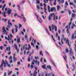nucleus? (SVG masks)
I'll list each match as a JSON object with an SVG mask.
<instances>
[{"mask_svg":"<svg viewBox=\"0 0 76 76\" xmlns=\"http://www.w3.org/2000/svg\"><path fill=\"white\" fill-rule=\"evenodd\" d=\"M3 64H4V67H6V63H5V61H4V60L2 59V62L1 63V64L0 66V68H1V67H3Z\"/></svg>","mask_w":76,"mask_h":76,"instance_id":"f257e3e1","label":"nucleus"},{"mask_svg":"<svg viewBox=\"0 0 76 76\" xmlns=\"http://www.w3.org/2000/svg\"><path fill=\"white\" fill-rule=\"evenodd\" d=\"M52 30H54V28H55V31L56 32H57V27L56 26L54 25V24H52Z\"/></svg>","mask_w":76,"mask_h":76,"instance_id":"f03ea898","label":"nucleus"},{"mask_svg":"<svg viewBox=\"0 0 76 76\" xmlns=\"http://www.w3.org/2000/svg\"><path fill=\"white\" fill-rule=\"evenodd\" d=\"M4 32V34L7 35V32H6V30L5 29V27L3 26L2 28V32L3 33Z\"/></svg>","mask_w":76,"mask_h":76,"instance_id":"7ed1b4c3","label":"nucleus"},{"mask_svg":"<svg viewBox=\"0 0 76 76\" xmlns=\"http://www.w3.org/2000/svg\"><path fill=\"white\" fill-rule=\"evenodd\" d=\"M33 62L32 63V64H35L34 63H37L38 64V66H39V63H40L39 62V61L38 62V61H37V60L35 61L34 60H33Z\"/></svg>","mask_w":76,"mask_h":76,"instance_id":"20e7f679","label":"nucleus"},{"mask_svg":"<svg viewBox=\"0 0 76 76\" xmlns=\"http://www.w3.org/2000/svg\"><path fill=\"white\" fill-rule=\"evenodd\" d=\"M37 69L38 68L37 67H35V70L34 71V73H33V76H36V75L37 74Z\"/></svg>","mask_w":76,"mask_h":76,"instance_id":"39448f33","label":"nucleus"},{"mask_svg":"<svg viewBox=\"0 0 76 76\" xmlns=\"http://www.w3.org/2000/svg\"><path fill=\"white\" fill-rule=\"evenodd\" d=\"M53 15V20H56V15H54V13H51L50 14V17H52Z\"/></svg>","mask_w":76,"mask_h":76,"instance_id":"423d86ee","label":"nucleus"},{"mask_svg":"<svg viewBox=\"0 0 76 76\" xmlns=\"http://www.w3.org/2000/svg\"><path fill=\"white\" fill-rule=\"evenodd\" d=\"M61 43H60V42H58V44L60 45H61V46H63V45L64 44V42H63V40H62V39H61Z\"/></svg>","mask_w":76,"mask_h":76,"instance_id":"0eeeda50","label":"nucleus"},{"mask_svg":"<svg viewBox=\"0 0 76 76\" xmlns=\"http://www.w3.org/2000/svg\"><path fill=\"white\" fill-rule=\"evenodd\" d=\"M14 48L16 50H17V52H19V49H18V46L17 44H15L14 45Z\"/></svg>","mask_w":76,"mask_h":76,"instance_id":"6e6552de","label":"nucleus"},{"mask_svg":"<svg viewBox=\"0 0 76 76\" xmlns=\"http://www.w3.org/2000/svg\"><path fill=\"white\" fill-rule=\"evenodd\" d=\"M69 53L70 55H72L73 54V52L72 51V49L71 48H70L69 50Z\"/></svg>","mask_w":76,"mask_h":76,"instance_id":"1a4fd4ad","label":"nucleus"},{"mask_svg":"<svg viewBox=\"0 0 76 76\" xmlns=\"http://www.w3.org/2000/svg\"><path fill=\"white\" fill-rule=\"evenodd\" d=\"M66 33L68 34V37H69L70 35V31L69 30V28H67L66 29Z\"/></svg>","mask_w":76,"mask_h":76,"instance_id":"9d476101","label":"nucleus"},{"mask_svg":"<svg viewBox=\"0 0 76 76\" xmlns=\"http://www.w3.org/2000/svg\"><path fill=\"white\" fill-rule=\"evenodd\" d=\"M72 20L73 18H71L70 20L71 21L69 22V27H70V26H71V25H72Z\"/></svg>","mask_w":76,"mask_h":76,"instance_id":"9b49d317","label":"nucleus"},{"mask_svg":"<svg viewBox=\"0 0 76 76\" xmlns=\"http://www.w3.org/2000/svg\"><path fill=\"white\" fill-rule=\"evenodd\" d=\"M8 10L7 11V13L8 15H9L11 13V12H12V10H10V8L8 9Z\"/></svg>","mask_w":76,"mask_h":76,"instance_id":"f8f14e48","label":"nucleus"},{"mask_svg":"<svg viewBox=\"0 0 76 76\" xmlns=\"http://www.w3.org/2000/svg\"><path fill=\"white\" fill-rule=\"evenodd\" d=\"M72 67L73 68H74V69H72V71L73 72V71H74V70H75L76 69V68L75 67V65L74 64H73L72 65Z\"/></svg>","mask_w":76,"mask_h":76,"instance_id":"ddd939ff","label":"nucleus"},{"mask_svg":"<svg viewBox=\"0 0 76 76\" xmlns=\"http://www.w3.org/2000/svg\"><path fill=\"white\" fill-rule=\"evenodd\" d=\"M56 9L53 7L51 8V9L50 10L51 12H53V11H56Z\"/></svg>","mask_w":76,"mask_h":76,"instance_id":"4468645a","label":"nucleus"},{"mask_svg":"<svg viewBox=\"0 0 76 76\" xmlns=\"http://www.w3.org/2000/svg\"><path fill=\"white\" fill-rule=\"evenodd\" d=\"M33 42H34V38H33L32 42L31 43V45H33V47H35V45H34V44L33 43Z\"/></svg>","mask_w":76,"mask_h":76,"instance_id":"2eb2a0df","label":"nucleus"},{"mask_svg":"<svg viewBox=\"0 0 76 76\" xmlns=\"http://www.w3.org/2000/svg\"><path fill=\"white\" fill-rule=\"evenodd\" d=\"M63 58L66 61V62H67V60H66V58H67V57L66 56V54H65V55L64 56H63Z\"/></svg>","mask_w":76,"mask_h":76,"instance_id":"dca6fc26","label":"nucleus"},{"mask_svg":"<svg viewBox=\"0 0 76 76\" xmlns=\"http://www.w3.org/2000/svg\"><path fill=\"white\" fill-rule=\"evenodd\" d=\"M13 61L16 62L17 61V58L15 57H13Z\"/></svg>","mask_w":76,"mask_h":76,"instance_id":"f3484780","label":"nucleus"},{"mask_svg":"<svg viewBox=\"0 0 76 76\" xmlns=\"http://www.w3.org/2000/svg\"><path fill=\"white\" fill-rule=\"evenodd\" d=\"M15 32H18V26L16 25H15Z\"/></svg>","mask_w":76,"mask_h":76,"instance_id":"a211bd4d","label":"nucleus"},{"mask_svg":"<svg viewBox=\"0 0 76 76\" xmlns=\"http://www.w3.org/2000/svg\"><path fill=\"white\" fill-rule=\"evenodd\" d=\"M45 66H46L45 64H44V65H42V68L43 69H47V68H46V67H45Z\"/></svg>","mask_w":76,"mask_h":76,"instance_id":"6ab92c4d","label":"nucleus"},{"mask_svg":"<svg viewBox=\"0 0 76 76\" xmlns=\"http://www.w3.org/2000/svg\"><path fill=\"white\" fill-rule=\"evenodd\" d=\"M74 34H72V35L71 37V40H74Z\"/></svg>","mask_w":76,"mask_h":76,"instance_id":"aec40b11","label":"nucleus"},{"mask_svg":"<svg viewBox=\"0 0 76 76\" xmlns=\"http://www.w3.org/2000/svg\"><path fill=\"white\" fill-rule=\"evenodd\" d=\"M75 14H74V13H72V15H71L72 18H75Z\"/></svg>","mask_w":76,"mask_h":76,"instance_id":"412c9836","label":"nucleus"},{"mask_svg":"<svg viewBox=\"0 0 76 76\" xmlns=\"http://www.w3.org/2000/svg\"><path fill=\"white\" fill-rule=\"evenodd\" d=\"M61 9V7L59 5L57 6V10H59V9Z\"/></svg>","mask_w":76,"mask_h":76,"instance_id":"4be33fe9","label":"nucleus"},{"mask_svg":"<svg viewBox=\"0 0 76 76\" xmlns=\"http://www.w3.org/2000/svg\"><path fill=\"white\" fill-rule=\"evenodd\" d=\"M12 73V71H11L10 72H9V71L7 72V75L8 76H9L11 73Z\"/></svg>","mask_w":76,"mask_h":76,"instance_id":"5701e85b","label":"nucleus"},{"mask_svg":"<svg viewBox=\"0 0 76 76\" xmlns=\"http://www.w3.org/2000/svg\"><path fill=\"white\" fill-rule=\"evenodd\" d=\"M47 68L48 69H49L50 70H51V67L50 65L47 66Z\"/></svg>","mask_w":76,"mask_h":76,"instance_id":"b1692460","label":"nucleus"},{"mask_svg":"<svg viewBox=\"0 0 76 76\" xmlns=\"http://www.w3.org/2000/svg\"><path fill=\"white\" fill-rule=\"evenodd\" d=\"M23 19L24 22H26V19L25 17L24 16H23Z\"/></svg>","mask_w":76,"mask_h":76,"instance_id":"393cba45","label":"nucleus"},{"mask_svg":"<svg viewBox=\"0 0 76 76\" xmlns=\"http://www.w3.org/2000/svg\"><path fill=\"white\" fill-rule=\"evenodd\" d=\"M39 54L40 55H41L42 56H43V54H42V51H40L39 52Z\"/></svg>","mask_w":76,"mask_h":76,"instance_id":"a878e982","label":"nucleus"},{"mask_svg":"<svg viewBox=\"0 0 76 76\" xmlns=\"http://www.w3.org/2000/svg\"><path fill=\"white\" fill-rule=\"evenodd\" d=\"M65 52L67 53H68L69 52V49L67 48L65 49Z\"/></svg>","mask_w":76,"mask_h":76,"instance_id":"bb28decb","label":"nucleus"},{"mask_svg":"<svg viewBox=\"0 0 76 76\" xmlns=\"http://www.w3.org/2000/svg\"><path fill=\"white\" fill-rule=\"evenodd\" d=\"M48 11L49 12H50V7L49 6H48Z\"/></svg>","mask_w":76,"mask_h":76,"instance_id":"cd10ccee","label":"nucleus"},{"mask_svg":"<svg viewBox=\"0 0 76 76\" xmlns=\"http://www.w3.org/2000/svg\"><path fill=\"white\" fill-rule=\"evenodd\" d=\"M51 61L53 64V65H54V66H56V65L55 64L54 62H53V61H52V60H51Z\"/></svg>","mask_w":76,"mask_h":76,"instance_id":"c85d7f7f","label":"nucleus"},{"mask_svg":"<svg viewBox=\"0 0 76 76\" xmlns=\"http://www.w3.org/2000/svg\"><path fill=\"white\" fill-rule=\"evenodd\" d=\"M52 39H53V40L54 41H56V40H55V39L53 37V34H52L51 35Z\"/></svg>","mask_w":76,"mask_h":76,"instance_id":"c756f323","label":"nucleus"},{"mask_svg":"<svg viewBox=\"0 0 76 76\" xmlns=\"http://www.w3.org/2000/svg\"><path fill=\"white\" fill-rule=\"evenodd\" d=\"M8 25L10 26H12V23H11V22H10V23H8Z\"/></svg>","mask_w":76,"mask_h":76,"instance_id":"7c9ffc66","label":"nucleus"},{"mask_svg":"<svg viewBox=\"0 0 76 76\" xmlns=\"http://www.w3.org/2000/svg\"><path fill=\"white\" fill-rule=\"evenodd\" d=\"M69 4L70 5H71L72 6H73L74 4H73V3H72L71 2H70L69 3Z\"/></svg>","mask_w":76,"mask_h":76,"instance_id":"2f4dec72","label":"nucleus"},{"mask_svg":"<svg viewBox=\"0 0 76 76\" xmlns=\"http://www.w3.org/2000/svg\"><path fill=\"white\" fill-rule=\"evenodd\" d=\"M31 58H30V57H28V61L29 62V61H31Z\"/></svg>","mask_w":76,"mask_h":76,"instance_id":"473e14b6","label":"nucleus"},{"mask_svg":"<svg viewBox=\"0 0 76 76\" xmlns=\"http://www.w3.org/2000/svg\"><path fill=\"white\" fill-rule=\"evenodd\" d=\"M22 28V25H21V24H20L19 25V28L20 29L21 27Z\"/></svg>","mask_w":76,"mask_h":76,"instance_id":"72a5a7b5","label":"nucleus"},{"mask_svg":"<svg viewBox=\"0 0 76 76\" xmlns=\"http://www.w3.org/2000/svg\"><path fill=\"white\" fill-rule=\"evenodd\" d=\"M44 5L45 8H46V7H47V5L45 3H44Z\"/></svg>","mask_w":76,"mask_h":76,"instance_id":"f704fd0d","label":"nucleus"},{"mask_svg":"<svg viewBox=\"0 0 76 76\" xmlns=\"http://www.w3.org/2000/svg\"><path fill=\"white\" fill-rule=\"evenodd\" d=\"M65 5L66 6H68L69 4H68V3H67V2L66 1L65 2Z\"/></svg>","mask_w":76,"mask_h":76,"instance_id":"c9c22d12","label":"nucleus"},{"mask_svg":"<svg viewBox=\"0 0 76 76\" xmlns=\"http://www.w3.org/2000/svg\"><path fill=\"white\" fill-rule=\"evenodd\" d=\"M17 41L18 43H19V42H20V39H19V38H18L17 39Z\"/></svg>","mask_w":76,"mask_h":76,"instance_id":"e433bc0d","label":"nucleus"},{"mask_svg":"<svg viewBox=\"0 0 76 76\" xmlns=\"http://www.w3.org/2000/svg\"><path fill=\"white\" fill-rule=\"evenodd\" d=\"M56 35V37H57L58 35V33H56V34H55Z\"/></svg>","mask_w":76,"mask_h":76,"instance_id":"4c0bfd02","label":"nucleus"},{"mask_svg":"<svg viewBox=\"0 0 76 76\" xmlns=\"http://www.w3.org/2000/svg\"><path fill=\"white\" fill-rule=\"evenodd\" d=\"M54 5H56V0H55L54 2L53 3Z\"/></svg>","mask_w":76,"mask_h":76,"instance_id":"58836bf2","label":"nucleus"},{"mask_svg":"<svg viewBox=\"0 0 76 76\" xmlns=\"http://www.w3.org/2000/svg\"><path fill=\"white\" fill-rule=\"evenodd\" d=\"M2 19L3 20H4V22H6V21L7 20V19H4L3 18H2Z\"/></svg>","mask_w":76,"mask_h":76,"instance_id":"ea45409f","label":"nucleus"},{"mask_svg":"<svg viewBox=\"0 0 76 76\" xmlns=\"http://www.w3.org/2000/svg\"><path fill=\"white\" fill-rule=\"evenodd\" d=\"M35 16H36L37 18H39V16L37 15V13H35Z\"/></svg>","mask_w":76,"mask_h":76,"instance_id":"a19ab883","label":"nucleus"},{"mask_svg":"<svg viewBox=\"0 0 76 76\" xmlns=\"http://www.w3.org/2000/svg\"><path fill=\"white\" fill-rule=\"evenodd\" d=\"M37 8L38 9H40V7H39V5H37Z\"/></svg>","mask_w":76,"mask_h":76,"instance_id":"79ce46f5","label":"nucleus"},{"mask_svg":"<svg viewBox=\"0 0 76 76\" xmlns=\"http://www.w3.org/2000/svg\"><path fill=\"white\" fill-rule=\"evenodd\" d=\"M68 13H69V15H70V14H71V13H72V12H71V11L69 10L68 11Z\"/></svg>","mask_w":76,"mask_h":76,"instance_id":"37998d69","label":"nucleus"},{"mask_svg":"<svg viewBox=\"0 0 76 76\" xmlns=\"http://www.w3.org/2000/svg\"><path fill=\"white\" fill-rule=\"evenodd\" d=\"M46 11H47V9L46 8H45V10H44V12L45 13H47V12H46Z\"/></svg>","mask_w":76,"mask_h":76,"instance_id":"c03bdc74","label":"nucleus"},{"mask_svg":"<svg viewBox=\"0 0 76 76\" xmlns=\"http://www.w3.org/2000/svg\"><path fill=\"white\" fill-rule=\"evenodd\" d=\"M48 19H49V20H51V17H50V15H49L48 17Z\"/></svg>","mask_w":76,"mask_h":76,"instance_id":"a18cd8bd","label":"nucleus"},{"mask_svg":"<svg viewBox=\"0 0 76 76\" xmlns=\"http://www.w3.org/2000/svg\"><path fill=\"white\" fill-rule=\"evenodd\" d=\"M39 47V46H38V45H37L36 46V48L37 50H38V48Z\"/></svg>","mask_w":76,"mask_h":76,"instance_id":"49530a36","label":"nucleus"},{"mask_svg":"<svg viewBox=\"0 0 76 76\" xmlns=\"http://www.w3.org/2000/svg\"><path fill=\"white\" fill-rule=\"evenodd\" d=\"M24 38L26 39H27V35H25Z\"/></svg>","mask_w":76,"mask_h":76,"instance_id":"de8ad7c7","label":"nucleus"},{"mask_svg":"<svg viewBox=\"0 0 76 76\" xmlns=\"http://www.w3.org/2000/svg\"><path fill=\"white\" fill-rule=\"evenodd\" d=\"M49 28L50 31V32H51V26H49Z\"/></svg>","mask_w":76,"mask_h":76,"instance_id":"09e8293b","label":"nucleus"},{"mask_svg":"<svg viewBox=\"0 0 76 76\" xmlns=\"http://www.w3.org/2000/svg\"><path fill=\"white\" fill-rule=\"evenodd\" d=\"M68 42H69V40H68L67 39L66 40V43H68Z\"/></svg>","mask_w":76,"mask_h":76,"instance_id":"8fccbe9b","label":"nucleus"},{"mask_svg":"<svg viewBox=\"0 0 76 76\" xmlns=\"http://www.w3.org/2000/svg\"><path fill=\"white\" fill-rule=\"evenodd\" d=\"M12 34H14V29H12Z\"/></svg>","mask_w":76,"mask_h":76,"instance_id":"3c124183","label":"nucleus"},{"mask_svg":"<svg viewBox=\"0 0 76 76\" xmlns=\"http://www.w3.org/2000/svg\"><path fill=\"white\" fill-rule=\"evenodd\" d=\"M64 41H66V40H67V39H66V37H65L64 38Z\"/></svg>","mask_w":76,"mask_h":76,"instance_id":"603ef678","label":"nucleus"},{"mask_svg":"<svg viewBox=\"0 0 76 76\" xmlns=\"http://www.w3.org/2000/svg\"><path fill=\"white\" fill-rule=\"evenodd\" d=\"M8 51H10V46H9L8 48Z\"/></svg>","mask_w":76,"mask_h":76,"instance_id":"864d4df0","label":"nucleus"},{"mask_svg":"<svg viewBox=\"0 0 76 76\" xmlns=\"http://www.w3.org/2000/svg\"><path fill=\"white\" fill-rule=\"evenodd\" d=\"M42 58H41L40 59V61L41 62V63H42Z\"/></svg>","mask_w":76,"mask_h":76,"instance_id":"5fc2aeb1","label":"nucleus"},{"mask_svg":"<svg viewBox=\"0 0 76 76\" xmlns=\"http://www.w3.org/2000/svg\"><path fill=\"white\" fill-rule=\"evenodd\" d=\"M37 3L38 4H40V3L39 2V1H37Z\"/></svg>","mask_w":76,"mask_h":76,"instance_id":"6e6d98bb","label":"nucleus"},{"mask_svg":"<svg viewBox=\"0 0 76 76\" xmlns=\"http://www.w3.org/2000/svg\"><path fill=\"white\" fill-rule=\"evenodd\" d=\"M31 68H34V65H31Z\"/></svg>","mask_w":76,"mask_h":76,"instance_id":"4d7b16f0","label":"nucleus"},{"mask_svg":"<svg viewBox=\"0 0 76 76\" xmlns=\"http://www.w3.org/2000/svg\"><path fill=\"white\" fill-rule=\"evenodd\" d=\"M55 18L56 20H57V19H58V16L56 15Z\"/></svg>","mask_w":76,"mask_h":76,"instance_id":"13d9d810","label":"nucleus"},{"mask_svg":"<svg viewBox=\"0 0 76 76\" xmlns=\"http://www.w3.org/2000/svg\"><path fill=\"white\" fill-rule=\"evenodd\" d=\"M8 66L9 67H11V66L10 65V64H8Z\"/></svg>","mask_w":76,"mask_h":76,"instance_id":"bf43d9fd","label":"nucleus"},{"mask_svg":"<svg viewBox=\"0 0 76 76\" xmlns=\"http://www.w3.org/2000/svg\"><path fill=\"white\" fill-rule=\"evenodd\" d=\"M75 47L74 48V49L75 50L76 49V44H75Z\"/></svg>","mask_w":76,"mask_h":76,"instance_id":"052dcab7","label":"nucleus"},{"mask_svg":"<svg viewBox=\"0 0 76 76\" xmlns=\"http://www.w3.org/2000/svg\"><path fill=\"white\" fill-rule=\"evenodd\" d=\"M4 76H6V72H4Z\"/></svg>","mask_w":76,"mask_h":76,"instance_id":"680f3d73","label":"nucleus"},{"mask_svg":"<svg viewBox=\"0 0 76 76\" xmlns=\"http://www.w3.org/2000/svg\"><path fill=\"white\" fill-rule=\"evenodd\" d=\"M10 26H9V25L7 26V28H10Z\"/></svg>","mask_w":76,"mask_h":76,"instance_id":"e2e57ef3","label":"nucleus"},{"mask_svg":"<svg viewBox=\"0 0 76 76\" xmlns=\"http://www.w3.org/2000/svg\"><path fill=\"white\" fill-rule=\"evenodd\" d=\"M61 3H62V4H63V3H64V0H61Z\"/></svg>","mask_w":76,"mask_h":76,"instance_id":"0e129e2a","label":"nucleus"},{"mask_svg":"<svg viewBox=\"0 0 76 76\" xmlns=\"http://www.w3.org/2000/svg\"><path fill=\"white\" fill-rule=\"evenodd\" d=\"M68 44L69 47H70V43L69 42H68Z\"/></svg>","mask_w":76,"mask_h":76,"instance_id":"69168bd1","label":"nucleus"},{"mask_svg":"<svg viewBox=\"0 0 76 76\" xmlns=\"http://www.w3.org/2000/svg\"><path fill=\"white\" fill-rule=\"evenodd\" d=\"M42 18H43V19H45V17H44V15H42Z\"/></svg>","mask_w":76,"mask_h":76,"instance_id":"338daca9","label":"nucleus"},{"mask_svg":"<svg viewBox=\"0 0 76 76\" xmlns=\"http://www.w3.org/2000/svg\"><path fill=\"white\" fill-rule=\"evenodd\" d=\"M72 25L73 26H75V27H76V25L75 24H73Z\"/></svg>","mask_w":76,"mask_h":76,"instance_id":"774afa93","label":"nucleus"}]
</instances>
